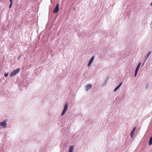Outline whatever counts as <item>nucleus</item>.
Masks as SVG:
<instances>
[{"instance_id":"1","label":"nucleus","mask_w":152,"mask_h":152,"mask_svg":"<svg viewBox=\"0 0 152 152\" xmlns=\"http://www.w3.org/2000/svg\"><path fill=\"white\" fill-rule=\"evenodd\" d=\"M68 107V104L67 103H66L65 104V105L63 111H62V113H61V115H63L65 113L66 111L67 110V109Z\"/></svg>"},{"instance_id":"2","label":"nucleus","mask_w":152,"mask_h":152,"mask_svg":"<svg viewBox=\"0 0 152 152\" xmlns=\"http://www.w3.org/2000/svg\"><path fill=\"white\" fill-rule=\"evenodd\" d=\"M59 3L56 4V5L53 10V12L55 13H57L59 11Z\"/></svg>"},{"instance_id":"3","label":"nucleus","mask_w":152,"mask_h":152,"mask_svg":"<svg viewBox=\"0 0 152 152\" xmlns=\"http://www.w3.org/2000/svg\"><path fill=\"white\" fill-rule=\"evenodd\" d=\"M7 121V120L6 119L3 122L0 123V126H1L2 127L4 128H6L7 126L6 122Z\"/></svg>"},{"instance_id":"4","label":"nucleus","mask_w":152,"mask_h":152,"mask_svg":"<svg viewBox=\"0 0 152 152\" xmlns=\"http://www.w3.org/2000/svg\"><path fill=\"white\" fill-rule=\"evenodd\" d=\"M95 58V57L94 56H93L91 58V59H90V60L88 64V67L89 66H90L91 65V63H92V62L94 60V59Z\"/></svg>"},{"instance_id":"5","label":"nucleus","mask_w":152,"mask_h":152,"mask_svg":"<svg viewBox=\"0 0 152 152\" xmlns=\"http://www.w3.org/2000/svg\"><path fill=\"white\" fill-rule=\"evenodd\" d=\"M92 87V86L91 84H88V85H86V91H88Z\"/></svg>"},{"instance_id":"6","label":"nucleus","mask_w":152,"mask_h":152,"mask_svg":"<svg viewBox=\"0 0 152 152\" xmlns=\"http://www.w3.org/2000/svg\"><path fill=\"white\" fill-rule=\"evenodd\" d=\"M109 77H106V80H105L104 81V82L102 84V86H104L106 85L107 82L108 81V80H109Z\"/></svg>"},{"instance_id":"7","label":"nucleus","mask_w":152,"mask_h":152,"mask_svg":"<svg viewBox=\"0 0 152 152\" xmlns=\"http://www.w3.org/2000/svg\"><path fill=\"white\" fill-rule=\"evenodd\" d=\"M152 53V52L151 51H150L147 54V55L146 56V55H145L144 56V62H145V61H146V60L147 59V58L149 56V55L151 54V53Z\"/></svg>"},{"instance_id":"8","label":"nucleus","mask_w":152,"mask_h":152,"mask_svg":"<svg viewBox=\"0 0 152 152\" xmlns=\"http://www.w3.org/2000/svg\"><path fill=\"white\" fill-rule=\"evenodd\" d=\"M136 129V127H134L131 133V136L132 138L134 136Z\"/></svg>"},{"instance_id":"9","label":"nucleus","mask_w":152,"mask_h":152,"mask_svg":"<svg viewBox=\"0 0 152 152\" xmlns=\"http://www.w3.org/2000/svg\"><path fill=\"white\" fill-rule=\"evenodd\" d=\"M122 83V82H121L120 83V84L117 87H116L115 88L114 90V91L115 92V91H116L120 87V86H121Z\"/></svg>"},{"instance_id":"10","label":"nucleus","mask_w":152,"mask_h":152,"mask_svg":"<svg viewBox=\"0 0 152 152\" xmlns=\"http://www.w3.org/2000/svg\"><path fill=\"white\" fill-rule=\"evenodd\" d=\"M20 68H18L16 69L14 71H13L14 72V73H15L16 75L20 71Z\"/></svg>"},{"instance_id":"11","label":"nucleus","mask_w":152,"mask_h":152,"mask_svg":"<svg viewBox=\"0 0 152 152\" xmlns=\"http://www.w3.org/2000/svg\"><path fill=\"white\" fill-rule=\"evenodd\" d=\"M73 145H71L70 146L69 148V152H72V151L73 150Z\"/></svg>"},{"instance_id":"12","label":"nucleus","mask_w":152,"mask_h":152,"mask_svg":"<svg viewBox=\"0 0 152 152\" xmlns=\"http://www.w3.org/2000/svg\"><path fill=\"white\" fill-rule=\"evenodd\" d=\"M141 62H140L138 65L137 66L136 69H135V70L136 71H138V69L140 66V65H141Z\"/></svg>"},{"instance_id":"13","label":"nucleus","mask_w":152,"mask_h":152,"mask_svg":"<svg viewBox=\"0 0 152 152\" xmlns=\"http://www.w3.org/2000/svg\"><path fill=\"white\" fill-rule=\"evenodd\" d=\"M148 143L149 145H152V137H150Z\"/></svg>"},{"instance_id":"14","label":"nucleus","mask_w":152,"mask_h":152,"mask_svg":"<svg viewBox=\"0 0 152 152\" xmlns=\"http://www.w3.org/2000/svg\"><path fill=\"white\" fill-rule=\"evenodd\" d=\"M15 75H16L14 73L13 71H12L11 73H10V77H12Z\"/></svg>"},{"instance_id":"15","label":"nucleus","mask_w":152,"mask_h":152,"mask_svg":"<svg viewBox=\"0 0 152 152\" xmlns=\"http://www.w3.org/2000/svg\"><path fill=\"white\" fill-rule=\"evenodd\" d=\"M8 73H4V76L6 77H7L8 76Z\"/></svg>"},{"instance_id":"16","label":"nucleus","mask_w":152,"mask_h":152,"mask_svg":"<svg viewBox=\"0 0 152 152\" xmlns=\"http://www.w3.org/2000/svg\"><path fill=\"white\" fill-rule=\"evenodd\" d=\"M138 72V71H136V70L135 71V74H134V76L135 77H136V76Z\"/></svg>"},{"instance_id":"17","label":"nucleus","mask_w":152,"mask_h":152,"mask_svg":"<svg viewBox=\"0 0 152 152\" xmlns=\"http://www.w3.org/2000/svg\"><path fill=\"white\" fill-rule=\"evenodd\" d=\"M12 3H10V5L9 7V8H11V7H12Z\"/></svg>"},{"instance_id":"18","label":"nucleus","mask_w":152,"mask_h":152,"mask_svg":"<svg viewBox=\"0 0 152 152\" xmlns=\"http://www.w3.org/2000/svg\"><path fill=\"white\" fill-rule=\"evenodd\" d=\"M21 55H20V56H19L18 58V60H19L21 57Z\"/></svg>"},{"instance_id":"19","label":"nucleus","mask_w":152,"mask_h":152,"mask_svg":"<svg viewBox=\"0 0 152 152\" xmlns=\"http://www.w3.org/2000/svg\"><path fill=\"white\" fill-rule=\"evenodd\" d=\"M12 0H10V3H12Z\"/></svg>"},{"instance_id":"20","label":"nucleus","mask_w":152,"mask_h":152,"mask_svg":"<svg viewBox=\"0 0 152 152\" xmlns=\"http://www.w3.org/2000/svg\"><path fill=\"white\" fill-rule=\"evenodd\" d=\"M151 6H152V2L151 3Z\"/></svg>"}]
</instances>
